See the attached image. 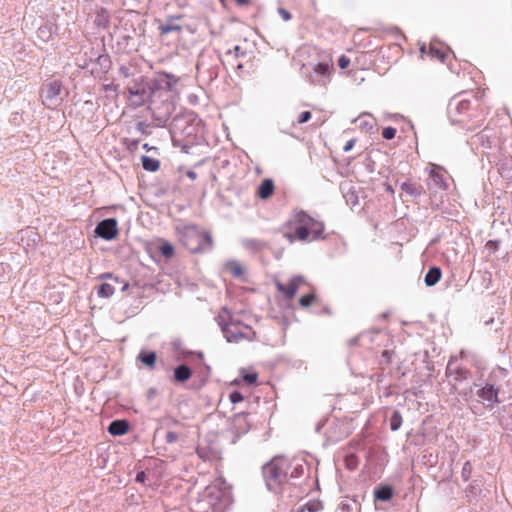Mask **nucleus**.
<instances>
[{
	"label": "nucleus",
	"mask_w": 512,
	"mask_h": 512,
	"mask_svg": "<svg viewBox=\"0 0 512 512\" xmlns=\"http://www.w3.org/2000/svg\"><path fill=\"white\" fill-rule=\"evenodd\" d=\"M167 86H168V89H170V88H171V85H170V83H169V82H167Z\"/></svg>",
	"instance_id": "51"
},
{
	"label": "nucleus",
	"mask_w": 512,
	"mask_h": 512,
	"mask_svg": "<svg viewBox=\"0 0 512 512\" xmlns=\"http://www.w3.org/2000/svg\"><path fill=\"white\" fill-rule=\"evenodd\" d=\"M159 30L162 35H165V34H169L171 32H180L181 26L177 25V24L167 23V24L161 25L159 27Z\"/></svg>",
	"instance_id": "31"
},
{
	"label": "nucleus",
	"mask_w": 512,
	"mask_h": 512,
	"mask_svg": "<svg viewBox=\"0 0 512 512\" xmlns=\"http://www.w3.org/2000/svg\"><path fill=\"white\" fill-rule=\"evenodd\" d=\"M178 439H179V436L176 432L168 431L166 433L165 440L168 444L175 443L176 441H178Z\"/></svg>",
	"instance_id": "37"
},
{
	"label": "nucleus",
	"mask_w": 512,
	"mask_h": 512,
	"mask_svg": "<svg viewBox=\"0 0 512 512\" xmlns=\"http://www.w3.org/2000/svg\"><path fill=\"white\" fill-rule=\"evenodd\" d=\"M375 498L381 501H388L393 497V490L388 485H383L375 490Z\"/></svg>",
	"instance_id": "18"
},
{
	"label": "nucleus",
	"mask_w": 512,
	"mask_h": 512,
	"mask_svg": "<svg viewBox=\"0 0 512 512\" xmlns=\"http://www.w3.org/2000/svg\"><path fill=\"white\" fill-rule=\"evenodd\" d=\"M401 191L410 196H418L422 193V187L421 185L407 181L401 184Z\"/></svg>",
	"instance_id": "17"
},
{
	"label": "nucleus",
	"mask_w": 512,
	"mask_h": 512,
	"mask_svg": "<svg viewBox=\"0 0 512 512\" xmlns=\"http://www.w3.org/2000/svg\"><path fill=\"white\" fill-rule=\"evenodd\" d=\"M485 249L490 253H495L499 249V241L489 240L485 244Z\"/></svg>",
	"instance_id": "35"
},
{
	"label": "nucleus",
	"mask_w": 512,
	"mask_h": 512,
	"mask_svg": "<svg viewBox=\"0 0 512 512\" xmlns=\"http://www.w3.org/2000/svg\"><path fill=\"white\" fill-rule=\"evenodd\" d=\"M114 292L115 289L110 283H102L97 289V294L101 298H109L114 294Z\"/></svg>",
	"instance_id": "23"
},
{
	"label": "nucleus",
	"mask_w": 512,
	"mask_h": 512,
	"mask_svg": "<svg viewBox=\"0 0 512 512\" xmlns=\"http://www.w3.org/2000/svg\"><path fill=\"white\" fill-rule=\"evenodd\" d=\"M442 272L439 267H432L426 273L424 281L427 286H434L441 278Z\"/></svg>",
	"instance_id": "15"
},
{
	"label": "nucleus",
	"mask_w": 512,
	"mask_h": 512,
	"mask_svg": "<svg viewBox=\"0 0 512 512\" xmlns=\"http://www.w3.org/2000/svg\"><path fill=\"white\" fill-rule=\"evenodd\" d=\"M446 373L450 376H454V379L457 381H462L468 378L469 371L462 367H452L451 361L448 363Z\"/></svg>",
	"instance_id": "14"
},
{
	"label": "nucleus",
	"mask_w": 512,
	"mask_h": 512,
	"mask_svg": "<svg viewBox=\"0 0 512 512\" xmlns=\"http://www.w3.org/2000/svg\"><path fill=\"white\" fill-rule=\"evenodd\" d=\"M334 71L333 61L321 62L313 66V71L308 75L313 85L325 86Z\"/></svg>",
	"instance_id": "6"
},
{
	"label": "nucleus",
	"mask_w": 512,
	"mask_h": 512,
	"mask_svg": "<svg viewBox=\"0 0 512 512\" xmlns=\"http://www.w3.org/2000/svg\"><path fill=\"white\" fill-rule=\"evenodd\" d=\"M430 176L437 187H439L440 189H447L448 185L444 181L442 174L435 171H431Z\"/></svg>",
	"instance_id": "30"
},
{
	"label": "nucleus",
	"mask_w": 512,
	"mask_h": 512,
	"mask_svg": "<svg viewBox=\"0 0 512 512\" xmlns=\"http://www.w3.org/2000/svg\"><path fill=\"white\" fill-rule=\"evenodd\" d=\"M128 288H129V283L125 282L123 287H122V291H126V290H128Z\"/></svg>",
	"instance_id": "46"
},
{
	"label": "nucleus",
	"mask_w": 512,
	"mask_h": 512,
	"mask_svg": "<svg viewBox=\"0 0 512 512\" xmlns=\"http://www.w3.org/2000/svg\"><path fill=\"white\" fill-rule=\"evenodd\" d=\"M240 49H241V48H240L239 46H235V47H234V52H235V55H236V56L238 55V53H239Z\"/></svg>",
	"instance_id": "47"
},
{
	"label": "nucleus",
	"mask_w": 512,
	"mask_h": 512,
	"mask_svg": "<svg viewBox=\"0 0 512 512\" xmlns=\"http://www.w3.org/2000/svg\"><path fill=\"white\" fill-rule=\"evenodd\" d=\"M95 234L105 240H112L118 235L117 221L113 218L99 222L95 228Z\"/></svg>",
	"instance_id": "8"
},
{
	"label": "nucleus",
	"mask_w": 512,
	"mask_h": 512,
	"mask_svg": "<svg viewBox=\"0 0 512 512\" xmlns=\"http://www.w3.org/2000/svg\"><path fill=\"white\" fill-rule=\"evenodd\" d=\"M174 377L177 381L184 382L191 377V370L186 365H180L175 369Z\"/></svg>",
	"instance_id": "19"
},
{
	"label": "nucleus",
	"mask_w": 512,
	"mask_h": 512,
	"mask_svg": "<svg viewBox=\"0 0 512 512\" xmlns=\"http://www.w3.org/2000/svg\"><path fill=\"white\" fill-rule=\"evenodd\" d=\"M99 279H113L114 282L119 283V278L114 277L111 273H103L99 276Z\"/></svg>",
	"instance_id": "41"
},
{
	"label": "nucleus",
	"mask_w": 512,
	"mask_h": 512,
	"mask_svg": "<svg viewBox=\"0 0 512 512\" xmlns=\"http://www.w3.org/2000/svg\"><path fill=\"white\" fill-rule=\"evenodd\" d=\"M142 166L145 170L155 172L160 167V162L157 159L143 156L142 157Z\"/></svg>",
	"instance_id": "20"
},
{
	"label": "nucleus",
	"mask_w": 512,
	"mask_h": 512,
	"mask_svg": "<svg viewBox=\"0 0 512 512\" xmlns=\"http://www.w3.org/2000/svg\"><path fill=\"white\" fill-rule=\"evenodd\" d=\"M354 145V141L353 140H350L346 143V145L344 146V151H349Z\"/></svg>",
	"instance_id": "44"
},
{
	"label": "nucleus",
	"mask_w": 512,
	"mask_h": 512,
	"mask_svg": "<svg viewBox=\"0 0 512 512\" xmlns=\"http://www.w3.org/2000/svg\"><path fill=\"white\" fill-rule=\"evenodd\" d=\"M221 491L217 485H208L204 490V497L211 498L210 504H214L212 499H218Z\"/></svg>",
	"instance_id": "24"
},
{
	"label": "nucleus",
	"mask_w": 512,
	"mask_h": 512,
	"mask_svg": "<svg viewBox=\"0 0 512 512\" xmlns=\"http://www.w3.org/2000/svg\"><path fill=\"white\" fill-rule=\"evenodd\" d=\"M429 54L432 58H436L441 62H444L446 58V52L443 49L437 48L434 45H431L429 48Z\"/></svg>",
	"instance_id": "29"
},
{
	"label": "nucleus",
	"mask_w": 512,
	"mask_h": 512,
	"mask_svg": "<svg viewBox=\"0 0 512 512\" xmlns=\"http://www.w3.org/2000/svg\"><path fill=\"white\" fill-rule=\"evenodd\" d=\"M139 360L146 366L153 368L156 362V354L155 352H145L142 351L139 356Z\"/></svg>",
	"instance_id": "21"
},
{
	"label": "nucleus",
	"mask_w": 512,
	"mask_h": 512,
	"mask_svg": "<svg viewBox=\"0 0 512 512\" xmlns=\"http://www.w3.org/2000/svg\"><path fill=\"white\" fill-rule=\"evenodd\" d=\"M347 466L350 469H353L356 465V457L355 456H349L346 458Z\"/></svg>",
	"instance_id": "42"
},
{
	"label": "nucleus",
	"mask_w": 512,
	"mask_h": 512,
	"mask_svg": "<svg viewBox=\"0 0 512 512\" xmlns=\"http://www.w3.org/2000/svg\"><path fill=\"white\" fill-rule=\"evenodd\" d=\"M129 431V423L127 420H114L108 427V432L114 436H121Z\"/></svg>",
	"instance_id": "12"
},
{
	"label": "nucleus",
	"mask_w": 512,
	"mask_h": 512,
	"mask_svg": "<svg viewBox=\"0 0 512 512\" xmlns=\"http://www.w3.org/2000/svg\"><path fill=\"white\" fill-rule=\"evenodd\" d=\"M159 251L166 258H171L174 255V247L167 241H163L161 243L159 246Z\"/></svg>",
	"instance_id": "26"
},
{
	"label": "nucleus",
	"mask_w": 512,
	"mask_h": 512,
	"mask_svg": "<svg viewBox=\"0 0 512 512\" xmlns=\"http://www.w3.org/2000/svg\"><path fill=\"white\" fill-rule=\"evenodd\" d=\"M146 479V474L144 471H140L137 473L135 480L139 483H143Z\"/></svg>",
	"instance_id": "43"
},
{
	"label": "nucleus",
	"mask_w": 512,
	"mask_h": 512,
	"mask_svg": "<svg viewBox=\"0 0 512 512\" xmlns=\"http://www.w3.org/2000/svg\"><path fill=\"white\" fill-rule=\"evenodd\" d=\"M44 31V29L41 27L39 28V32L42 33Z\"/></svg>",
	"instance_id": "48"
},
{
	"label": "nucleus",
	"mask_w": 512,
	"mask_h": 512,
	"mask_svg": "<svg viewBox=\"0 0 512 512\" xmlns=\"http://www.w3.org/2000/svg\"><path fill=\"white\" fill-rule=\"evenodd\" d=\"M323 505L320 501L311 500L307 502L300 510H306L307 512H318L322 510Z\"/></svg>",
	"instance_id": "28"
},
{
	"label": "nucleus",
	"mask_w": 512,
	"mask_h": 512,
	"mask_svg": "<svg viewBox=\"0 0 512 512\" xmlns=\"http://www.w3.org/2000/svg\"><path fill=\"white\" fill-rule=\"evenodd\" d=\"M274 182L271 179H264L258 187L257 196L260 199H268L274 193Z\"/></svg>",
	"instance_id": "13"
},
{
	"label": "nucleus",
	"mask_w": 512,
	"mask_h": 512,
	"mask_svg": "<svg viewBox=\"0 0 512 512\" xmlns=\"http://www.w3.org/2000/svg\"><path fill=\"white\" fill-rule=\"evenodd\" d=\"M402 424V416L399 411H394L390 418V428L392 431H396Z\"/></svg>",
	"instance_id": "27"
},
{
	"label": "nucleus",
	"mask_w": 512,
	"mask_h": 512,
	"mask_svg": "<svg viewBox=\"0 0 512 512\" xmlns=\"http://www.w3.org/2000/svg\"><path fill=\"white\" fill-rule=\"evenodd\" d=\"M350 64V59L345 56V55H342L339 59H338V65L341 69H345L349 66Z\"/></svg>",
	"instance_id": "39"
},
{
	"label": "nucleus",
	"mask_w": 512,
	"mask_h": 512,
	"mask_svg": "<svg viewBox=\"0 0 512 512\" xmlns=\"http://www.w3.org/2000/svg\"><path fill=\"white\" fill-rule=\"evenodd\" d=\"M285 228L287 230L283 235L291 243L295 240L306 241L310 235H312V239H317L324 232L323 223L303 211L295 212L286 223Z\"/></svg>",
	"instance_id": "2"
},
{
	"label": "nucleus",
	"mask_w": 512,
	"mask_h": 512,
	"mask_svg": "<svg viewBox=\"0 0 512 512\" xmlns=\"http://www.w3.org/2000/svg\"><path fill=\"white\" fill-rule=\"evenodd\" d=\"M242 379L246 384L253 385V384H256V382L258 380V374L256 372H252V373L243 372Z\"/></svg>",
	"instance_id": "33"
},
{
	"label": "nucleus",
	"mask_w": 512,
	"mask_h": 512,
	"mask_svg": "<svg viewBox=\"0 0 512 512\" xmlns=\"http://www.w3.org/2000/svg\"><path fill=\"white\" fill-rule=\"evenodd\" d=\"M254 241L253 240H250V241H247V244H252Z\"/></svg>",
	"instance_id": "49"
},
{
	"label": "nucleus",
	"mask_w": 512,
	"mask_h": 512,
	"mask_svg": "<svg viewBox=\"0 0 512 512\" xmlns=\"http://www.w3.org/2000/svg\"><path fill=\"white\" fill-rule=\"evenodd\" d=\"M263 471L268 488L276 491L289 479L301 476L304 468L299 460L277 456L264 466Z\"/></svg>",
	"instance_id": "1"
},
{
	"label": "nucleus",
	"mask_w": 512,
	"mask_h": 512,
	"mask_svg": "<svg viewBox=\"0 0 512 512\" xmlns=\"http://www.w3.org/2000/svg\"><path fill=\"white\" fill-rule=\"evenodd\" d=\"M251 428L247 413L235 414L230 423V431L238 438L246 434Z\"/></svg>",
	"instance_id": "10"
},
{
	"label": "nucleus",
	"mask_w": 512,
	"mask_h": 512,
	"mask_svg": "<svg viewBox=\"0 0 512 512\" xmlns=\"http://www.w3.org/2000/svg\"><path fill=\"white\" fill-rule=\"evenodd\" d=\"M95 24L100 27H107L110 22V14L106 8H99L95 16Z\"/></svg>",
	"instance_id": "16"
},
{
	"label": "nucleus",
	"mask_w": 512,
	"mask_h": 512,
	"mask_svg": "<svg viewBox=\"0 0 512 512\" xmlns=\"http://www.w3.org/2000/svg\"><path fill=\"white\" fill-rule=\"evenodd\" d=\"M302 284H304V279L301 276H295L287 283H282L280 281L275 283L277 290L288 300H291L295 296Z\"/></svg>",
	"instance_id": "9"
},
{
	"label": "nucleus",
	"mask_w": 512,
	"mask_h": 512,
	"mask_svg": "<svg viewBox=\"0 0 512 512\" xmlns=\"http://www.w3.org/2000/svg\"><path fill=\"white\" fill-rule=\"evenodd\" d=\"M311 118V112L310 111H303L300 113L299 117H298V124H302V123H305L307 121H309Z\"/></svg>",
	"instance_id": "38"
},
{
	"label": "nucleus",
	"mask_w": 512,
	"mask_h": 512,
	"mask_svg": "<svg viewBox=\"0 0 512 512\" xmlns=\"http://www.w3.org/2000/svg\"><path fill=\"white\" fill-rule=\"evenodd\" d=\"M235 1L240 6H247L250 4V0H235Z\"/></svg>",
	"instance_id": "45"
},
{
	"label": "nucleus",
	"mask_w": 512,
	"mask_h": 512,
	"mask_svg": "<svg viewBox=\"0 0 512 512\" xmlns=\"http://www.w3.org/2000/svg\"><path fill=\"white\" fill-rule=\"evenodd\" d=\"M62 87V82L59 80H52L43 84L41 98L46 107L52 108L58 104Z\"/></svg>",
	"instance_id": "7"
},
{
	"label": "nucleus",
	"mask_w": 512,
	"mask_h": 512,
	"mask_svg": "<svg viewBox=\"0 0 512 512\" xmlns=\"http://www.w3.org/2000/svg\"><path fill=\"white\" fill-rule=\"evenodd\" d=\"M397 130L393 127H385L382 130V136L386 140H391L395 137Z\"/></svg>",
	"instance_id": "34"
},
{
	"label": "nucleus",
	"mask_w": 512,
	"mask_h": 512,
	"mask_svg": "<svg viewBox=\"0 0 512 512\" xmlns=\"http://www.w3.org/2000/svg\"><path fill=\"white\" fill-rule=\"evenodd\" d=\"M223 314H227L228 315V311L227 310H223Z\"/></svg>",
	"instance_id": "50"
},
{
	"label": "nucleus",
	"mask_w": 512,
	"mask_h": 512,
	"mask_svg": "<svg viewBox=\"0 0 512 512\" xmlns=\"http://www.w3.org/2000/svg\"><path fill=\"white\" fill-rule=\"evenodd\" d=\"M229 399L232 403L236 404L243 401V395L238 391H233L229 395Z\"/></svg>",
	"instance_id": "36"
},
{
	"label": "nucleus",
	"mask_w": 512,
	"mask_h": 512,
	"mask_svg": "<svg viewBox=\"0 0 512 512\" xmlns=\"http://www.w3.org/2000/svg\"><path fill=\"white\" fill-rule=\"evenodd\" d=\"M498 393L499 390L492 384H486L478 390L477 395L487 407H492L494 404L499 403Z\"/></svg>",
	"instance_id": "11"
},
{
	"label": "nucleus",
	"mask_w": 512,
	"mask_h": 512,
	"mask_svg": "<svg viewBox=\"0 0 512 512\" xmlns=\"http://www.w3.org/2000/svg\"><path fill=\"white\" fill-rule=\"evenodd\" d=\"M316 301H317V296H316L315 292L312 290L311 292L300 297L299 304L303 308H308V307L312 306L314 303H316Z\"/></svg>",
	"instance_id": "22"
},
{
	"label": "nucleus",
	"mask_w": 512,
	"mask_h": 512,
	"mask_svg": "<svg viewBox=\"0 0 512 512\" xmlns=\"http://www.w3.org/2000/svg\"><path fill=\"white\" fill-rule=\"evenodd\" d=\"M227 269L235 277H240L243 274V268H242L241 264L236 261L229 262L227 264Z\"/></svg>",
	"instance_id": "32"
},
{
	"label": "nucleus",
	"mask_w": 512,
	"mask_h": 512,
	"mask_svg": "<svg viewBox=\"0 0 512 512\" xmlns=\"http://www.w3.org/2000/svg\"><path fill=\"white\" fill-rule=\"evenodd\" d=\"M179 242L191 253H201L210 249L213 239L209 232L194 224H179L175 227Z\"/></svg>",
	"instance_id": "3"
},
{
	"label": "nucleus",
	"mask_w": 512,
	"mask_h": 512,
	"mask_svg": "<svg viewBox=\"0 0 512 512\" xmlns=\"http://www.w3.org/2000/svg\"><path fill=\"white\" fill-rule=\"evenodd\" d=\"M172 76L162 72L158 74V79L146 83L144 78H140L139 81H135L132 85H128L126 90L128 92V100L132 105L138 107L143 105L148 98L154 93V90L157 88V84L160 81H163L164 78H171Z\"/></svg>",
	"instance_id": "5"
},
{
	"label": "nucleus",
	"mask_w": 512,
	"mask_h": 512,
	"mask_svg": "<svg viewBox=\"0 0 512 512\" xmlns=\"http://www.w3.org/2000/svg\"><path fill=\"white\" fill-rule=\"evenodd\" d=\"M471 108V102L469 99H460L455 104V109L459 115L466 114Z\"/></svg>",
	"instance_id": "25"
},
{
	"label": "nucleus",
	"mask_w": 512,
	"mask_h": 512,
	"mask_svg": "<svg viewBox=\"0 0 512 512\" xmlns=\"http://www.w3.org/2000/svg\"><path fill=\"white\" fill-rule=\"evenodd\" d=\"M243 318L244 315L242 314H233L230 315L228 321L223 324L222 331L228 342L240 343L255 340L256 332Z\"/></svg>",
	"instance_id": "4"
},
{
	"label": "nucleus",
	"mask_w": 512,
	"mask_h": 512,
	"mask_svg": "<svg viewBox=\"0 0 512 512\" xmlns=\"http://www.w3.org/2000/svg\"><path fill=\"white\" fill-rule=\"evenodd\" d=\"M278 13L280 14L284 21H289L292 18L290 12L284 9L283 7L278 8Z\"/></svg>",
	"instance_id": "40"
}]
</instances>
